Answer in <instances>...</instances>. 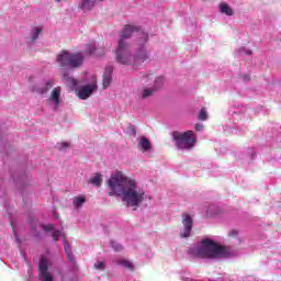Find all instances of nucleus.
Listing matches in <instances>:
<instances>
[{
	"label": "nucleus",
	"mask_w": 281,
	"mask_h": 281,
	"mask_svg": "<svg viewBox=\"0 0 281 281\" xmlns=\"http://www.w3.org/2000/svg\"><path fill=\"white\" fill-rule=\"evenodd\" d=\"M172 137L177 148L180 150H190V148H193L194 144H196V135H194V132L192 131H187L184 133L173 132Z\"/></svg>",
	"instance_id": "obj_5"
},
{
	"label": "nucleus",
	"mask_w": 281,
	"mask_h": 281,
	"mask_svg": "<svg viewBox=\"0 0 281 281\" xmlns=\"http://www.w3.org/2000/svg\"><path fill=\"white\" fill-rule=\"evenodd\" d=\"M98 91V77L92 75L88 79V83L76 89V93L80 100H87Z\"/></svg>",
	"instance_id": "obj_6"
},
{
	"label": "nucleus",
	"mask_w": 281,
	"mask_h": 281,
	"mask_svg": "<svg viewBox=\"0 0 281 281\" xmlns=\"http://www.w3.org/2000/svg\"><path fill=\"white\" fill-rule=\"evenodd\" d=\"M85 203H87L86 195H78L72 199V205H74L75 210H80V207H82V205H85Z\"/></svg>",
	"instance_id": "obj_17"
},
{
	"label": "nucleus",
	"mask_w": 281,
	"mask_h": 281,
	"mask_svg": "<svg viewBox=\"0 0 281 281\" xmlns=\"http://www.w3.org/2000/svg\"><path fill=\"white\" fill-rule=\"evenodd\" d=\"M95 0H79L78 8L82 12H91L95 8Z\"/></svg>",
	"instance_id": "obj_14"
},
{
	"label": "nucleus",
	"mask_w": 281,
	"mask_h": 281,
	"mask_svg": "<svg viewBox=\"0 0 281 281\" xmlns=\"http://www.w3.org/2000/svg\"><path fill=\"white\" fill-rule=\"evenodd\" d=\"M183 231L180 233L181 238H189L192 232V217L189 214L182 215Z\"/></svg>",
	"instance_id": "obj_12"
},
{
	"label": "nucleus",
	"mask_w": 281,
	"mask_h": 281,
	"mask_svg": "<svg viewBox=\"0 0 281 281\" xmlns=\"http://www.w3.org/2000/svg\"><path fill=\"white\" fill-rule=\"evenodd\" d=\"M111 82H113V66H106L103 72V89H109V87H111Z\"/></svg>",
	"instance_id": "obj_13"
},
{
	"label": "nucleus",
	"mask_w": 281,
	"mask_h": 281,
	"mask_svg": "<svg viewBox=\"0 0 281 281\" xmlns=\"http://www.w3.org/2000/svg\"><path fill=\"white\" fill-rule=\"evenodd\" d=\"M241 78H243L244 82H249V80H250L249 75H244Z\"/></svg>",
	"instance_id": "obj_29"
},
{
	"label": "nucleus",
	"mask_w": 281,
	"mask_h": 281,
	"mask_svg": "<svg viewBox=\"0 0 281 281\" xmlns=\"http://www.w3.org/2000/svg\"><path fill=\"white\" fill-rule=\"evenodd\" d=\"M220 12L226 14V16H234V9L227 2L220 3Z\"/></svg>",
	"instance_id": "obj_18"
},
{
	"label": "nucleus",
	"mask_w": 281,
	"mask_h": 281,
	"mask_svg": "<svg viewBox=\"0 0 281 281\" xmlns=\"http://www.w3.org/2000/svg\"><path fill=\"white\" fill-rule=\"evenodd\" d=\"M66 148H69V143H60L59 144V150H66Z\"/></svg>",
	"instance_id": "obj_28"
},
{
	"label": "nucleus",
	"mask_w": 281,
	"mask_h": 281,
	"mask_svg": "<svg viewBox=\"0 0 281 281\" xmlns=\"http://www.w3.org/2000/svg\"><path fill=\"white\" fill-rule=\"evenodd\" d=\"M237 54H239V56H251V50L241 47L237 50Z\"/></svg>",
	"instance_id": "obj_24"
},
{
	"label": "nucleus",
	"mask_w": 281,
	"mask_h": 281,
	"mask_svg": "<svg viewBox=\"0 0 281 281\" xmlns=\"http://www.w3.org/2000/svg\"><path fill=\"white\" fill-rule=\"evenodd\" d=\"M88 182L95 186V188H100V186H102V175L94 173Z\"/></svg>",
	"instance_id": "obj_20"
},
{
	"label": "nucleus",
	"mask_w": 281,
	"mask_h": 281,
	"mask_svg": "<svg viewBox=\"0 0 281 281\" xmlns=\"http://www.w3.org/2000/svg\"><path fill=\"white\" fill-rule=\"evenodd\" d=\"M189 255L194 258H227V249L211 239H204L200 246L191 247Z\"/></svg>",
	"instance_id": "obj_3"
},
{
	"label": "nucleus",
	"mask_w": 281,
	"mask_h": 281,
	"mask_svg": "<svg viewBox=\"0 0 281 281\" xmlns=\"http://www.w3.org/2000/svg\"><path fill=\"white\" fill-rule=\"evenodd\" d=\"M116 262L121 267H124L125 269H130L131 271H133L134 269L133 262L128 261L127 259L121 258Z\"/></svg>",
	"instance_id": "obj_22"
},
{
	"label": "nucleus",
	"mask_w": 281,
	"mask_h": 281,
	"mask_svg": "<svg viewBox=\"0 0 281 281\" xmlns=\"http://www.w3.org/2000/svg\"><path fill=\"white\" fill-rule=\"evenodd\" d=\"M35 82V86L32 87V91L40 93V95L47 93L49 89H52V87L55 85L54 79L36 78Z\"/></svg>",
	"instance_id": "obj_8"
},
{
	"label": "nucleus",
	"mask_w": 281,
	"mask_h": 281,
	"mask_svg": "<svg viewBox=\"0 0 281 281\" xmlns=\"http://www.w3.org/2000/svg\"><path fill=\"white\" fill-rule=\"evenodd\" d=\"M134 34H137L139 38L138 45H144L148 41V33L144 32V29L136 24L125 25L120 34L115 58L121 65H128L132 69H137L148 58V53L140 50L137 55L131 54L126 40Z\"/></svg>",
	"instance_id": "obj_2"
},
{
	"label": "nucleus",
	"mask_w": 281,
	"mask_h": 281,
	"mask_svg": "<svg viewBox=\"0 0 281 281\" xmlns=\"http://www.w3.org/2000/svg\"><path fill=\"white\" fill-rule=\"evenodd\" d=\"M43 229H45V232H53L54 240H58V238L60 237L63 238L64 249L68 257V260H70V262H74V252H71V246H69V243L65 240V233H63V231H56L54 224L44 225Z\"/></svg>",
	"instance_id": "obj_7"
},
{
	"label": "nucleus",
	"mask_w": 281,
	"mask_h": 281,
	"mask_svg": "<svg viewBox=\"0 0 281 281\" xmlns=\"http://www.w3.org/2000/svg\"><path fill=\"white\" fill-rule=\"evenodd\" d=\"M60 93H63V89L60 87L54 88L50 92L48 104L53 111H58V109H60Z\"/></svg>",
	"instance_id": "obj_9"
},
{
	"label": "nucleus",
	"mask_w": 281,
	"mask_h": 281,
	"mask_svg": "<svg viewBox=\"0 0 281 281\" xmlns=\"http://www.w3.org/2000/svg\"><path fill=\"white\" fill-rule=\"evenodd\" d=\"M161 82H164V77H158V78L155 80V88H156V89H159V85H161Z\"/></svg>",
	"instance_id": "obj_27"
},
{
	"label": "nucleus",
	"mask_w": 281,
	"mask_h": 281,
	"mask_svg": "<svg viewBox=\"0 0 281 281\" xmlns=\"http://www.w3.org/2000/svg\"><path fill=\"white\" fill-rule=\"evenodd\" d=\"M56 60L60 67H66L67 69H78V67H82L85 63V54L77 52L72 53L69 50H61Z\"/></svg>",
	"instance_id": "obj_4"
},
{
	"label": "nucleus",
	"mask_w": 281,
	"mask_h": 281,
	"mask_svg": "<svg viewBox=\"0 0 281 281\" xmlns=\"http://www.w3.org/2000/svg\"><path fill=\"white\" fill-rule=\"evenodd\" d=\"M111 247L114 249V251H122V245L117 244V241H112Z\"/></svg>",
	"instance_id": "obj_25"
},
{
	"label": "nucleus",
	"mask_w": 281,
	"mask_h": 281,
	"mask_svg": "<svg viewBox=\"0 0 281 281\" xmlns=\"http://www.w3.org/2000/svg\"><path fill=\"white\" fill-rule=\"evenodd\" d=\"M64 80L65 82L71 87V89H76L78 87V79H75L74 77H69V75L64 74Z\"/></svg>",
	"instance_id": "obj_21"
},
{
	"label": "nucleus",
	"mask_w": 281,
	"mask_h": 281,
	"mask_svg": "<svg viewBox=\"0 0 281 281\" xmlns=\"http://www.w3.org/2000/svg\"><path fill=\"white\" fill-rule=\"evenodd\" d=\"M49 267V261L42 257L40 260V280L41 281H52L54 278L52 277V273L47 270Z\"/></svg>",
	"instance_id": "obj_11"
},
{
	"label": "nucleus",
	"mask_w": 281,
	"mask_h": 281,
	"mask_svg": "<svg viewBox=\"0 0 281 281\" xmlns=\"http://www.w3.org/2000/svg\"><path fill=\"white\" fill-rule=\"evenodd\" d=\"M106 53V49L98 44H95L94 42L89 43L85 46V55L86 56H104V54Z\"/></svg>",
	"instance_id": "obj_10"
},
{
	"label": "nucleus",
	"mask_w": 281,
	"mask_h": 281,
	"mask_svg": "<svg viewBox=\"0 0 281 281\" xmlns=\"http://www.w3.org/2000/svg\"><path fill=\"white\" fill-rule=\"evenodd\" d=\"M41 34H43V26H33L29 33V43L38 41Z\"/></svg>",
	"instance_id": "obj_16"
},
{
	"label": "nucleus",
	"mask_w": 281,
	"mask_h": 281,
	"mask_svg": "<svg viewBox=\"0 0 281 281\" xmlns=\"http://www.w3.org/2000/svg\"><path fill=\"white\" fill-rule=\"evenodd\" d=\"M130 131H131L132 135H136V133H137L133 126L130 127Z\"/></svg>",
	"instance_id": "obj_32"
},
{
	"label": "nucleus",
	"mask_w": 281,
	"mask_h": 281,
	"mask_svg": "<svg viewBox=\"0 0 281 281\" xmlns=\"http://www.w3.org/2000/svg\"><path fill=\"white\" fill-rule=\"evenodd\" d=\"M94 268H97L99 271H104V261H97L94 263Z\"/></svg>",
	"instance_id": "obj_26"
},
{
	"label": "nucleus",
	"mask_w": 281,
	"mask_h": 281,
	"mask_svg": "<svg viewBox=\"0 0 281 281\" xmlns=\"http://www.w3.org/2000/svg\"><path fill=\"white\" fill-rule=\"evenodd\" d=\"M195 131H203V124H195Z\"/></svg>",
	"instance_id": "obj_31"
},
{
	"label": "nucleus",
	"mask_w": 281,
	"mask_h": 281,
	"mask_svg": "<svg viewBox=\"0 0 281 281\" xmlns=\"http://www.w3.org/2000/svg\"><path fill=\"white\" fill-rule=\"evenodd\" d=\"M98 1H105V0H95V3H98Z\"/></svg>",
	"instance_id": "obj_34"
},
{
	"label": "nucleus",
	"mask_w": 281,
	"mask_h": 281,
	"mask_svg": "<svg viewBox=\"0 0 281 281\" xmlns=\"http://www.w3.org/2000/svg\"><path fill=\"white\" fill-rule=\"evenodd\" d=\"M109 196H120L126 207L137 210L146 200V191L137 180L126 176L121 170L111 173L106 181Z\"/></svg>",
	"instance_id": "obj_1"
},
{
	"label": "nucleus",
	"mask_w": 281,
	"mask_h": 281,
	"mask_svg": "<svg viewBox=\"0 0 281 281\" xmlns=\"http://www.w3.org/2000/svg\"><path fill=\"white\" fill-rule=\"evenodd\" d=\"M153 148V144H150V140L146 138L145 136L138 137V149L142 153H150V149Z\"/></svg>",
	"instance_id": "obj_15"
},
{
	"label": "nucleus",
	"mask_w": 281,
	"mask_h": 281,
	"mask_svg": "<svg viewBox=\"0 0 281 281\" xmlns=\"http://www.w3.org/2000/svg\"><path fill=\"white\" fill-rule=\"evenodd\" d=\"M153 93H155L154 88H143L138 91V98H140V100H146L147 98H150Z\"/></svg>",
	"instance_id": "obj_19"
},
{
	"label": "nucleus",
	"mask_w": 281,
	"mask_h": 281,
	"mask_svg": "<svg viewBox=\"0 0 281 281\" xmlns=\"http://www.w3.org/2000/svg\"><path fill=\"white\" fill-rule=\"evenodd\" d=\"M60 1H63V0H55V3H60Z\"/></svg>",
	"instance_id": "obj_33"
},
{
	"label": "nucleus",
	"mask_w": 281,
	"mask_h": 281,
	"mask_svg": "<svg viewBox=\"0 0 281 281\" xmlns=\"http://www.w3.org/2000/svg\"><path fill=\"white\" fill-rule=\"evenodd\" d=\"M229 236H238V231L232 229V231L229 232Z\"/></svg>",
	"instance_id": "obj_30"
},
{
	"label": "nucleus",
	"mask_w": 281,
	"mask_h": 281,
	"mask_svg": "<svg viewBox=\"0 0 281 281\" xmlns=\"http://www.w3.org/2000/svg\"><path fill=\"white\" fill-rule=\"evenodd\" d=\"M198 120H201L202 122H205V120H207V111L205 110V108L201 109Z\"/></svg>",
	"instance_id": "obj_23"
}]
</instances>
